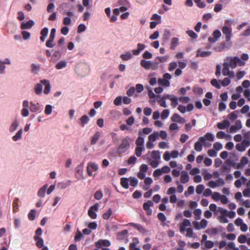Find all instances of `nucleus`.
Listing matches in <instances>:
<instances>
[{"label":"nucleus","instance_id":"1","mask_svg":"<svg viewBox=\"0 0 250 250\" xmlns=\"http://www.w3.org/2000/svg\"><path fill=\"white\" fill-rule=\"evenodd\" d=\"M142 135V132L139 131V136L138 137L135 142V144L136 145V146L135 148V154L138 157H140L142 155V152L143 150L145 149L144 147V138L141 136Z\"/></svg>","mask_w":250,"mask_h":250},{"label":"nucleus","instance_id":"2","mask_svg":"<svg viewBox=\"0 0 250 250\" xmlns=\"http://www.w3.org/2000/svg\"><path fill=\"white\" fill-rule=\"evenodd\" d=\"M130 144L126 138L122 140L121 144L117 148V152L119 155H122L126 152L129 148Z\"/></svg>","mask_w":250,"mask_h":250},{"label":"nucleus","instance_id":"3","mask_svg":"<svg viewBox=\"0 0 250 250\" xmlns=\"http://www.w3.org/2000/svg\"><path fill=\"white\" fill-rule=\"evenodd\" d=\"M99 204L96 203L93 206H91L88 210V216L93 219H95L97 218V214L96 211L98 209Z\"/></svg>","mask_w":250,"mask_h":250},{"label":"nucleus","instance_id":"4","mask_svg":"<svg viewBox=\"0 0 250 250\" xmlns=\"http://www.w3.org/2000/svg\"><path fill=\"white\" fill-rule=\"evenodd\" d=\"M99 167L97 164L93 162H89L87 166V172L89 176H92V171H96L98 169Z\"/></svg>","mask_w":250,"mask_h":250},{"label":"nucleus","instance_id":"5","mask_svg":"<svg viewBox=\"0 0 250 250\" xmlns=\"http://www.w3.org/2000/svg\"><path fill=\"white\" fill-rule=\"evenodd\" d=\"M230 46V41L229 42H222L214 47V50L217 52H221L225 49L228 48Z\"/></svg>","mask_w":250,"mask_h":250},{"label":"nucleus","instance_id":"6","mask_svg":"<svg viewBox=\"0 0 250 250\" xmlns=\"http://www.w3.org/2000/svg\"><path fill=\"white\" fill-rule=\"evenodd\" d=\"M231 162L229 160H227L221 167L220 168L222 174L229 172L230 170Z\"/></svg>","mask_w":250,"mask_h":250},{"label":"nucleus","instance_id":"7","mask_svg":"<svg viewBox=\"0 0 250 250\" xmlns=\"http://www.w3.org/2000/svg\"><path fill=\"white\" fill-rule=\"evenodd\" d=\"M141 65L146 69H149L152 68L155 69L157 68L155 64L149 61H146L145 60H142L141 61Z\"/></svg>","mask_w":250,"mask_h":250},{"label":"nucleus","instance_id":"8","mask_svg":"<svg viewBox=\"0 0 250 250\" xmlns=\"http://www.w3.org/2000/svg\"><path fill=\"white\" fill-rule=\"evenodd\" d=\"M222 31L223 33L226 36V41L229 42L232 36L231 30L228 26H223Z\"/></svg>","mask_w":250,"mask_h":250},{"label":"nucleus","instance_id":"9","mask_svg":"<svg viewBox=\"0 0 250 250\" xmlns=\"http://www.w3.org/2000/svg\"><path fill=\"white\" fill-rule=\"evenodd\" d=\"M154 205L152 201L149 200L146 202H145L143 204V208L146 211V214L148 215H150L152 214V210L150 208V207L153 206Z\"/></svg>","mask_w":250,"mask_h":250},{"label":"nucleus","instance_id":"10","mask_svg":"<svg viewBox=\"0 0 250 250\" xmlns=\"http://www.w3.org/2000/svg\"><path fill=\"white\" fill-rule=\"evenodd\" d=\"M95 245L98 249H101L103 246L106 247H109L111 243L109 240L104 239L99 240L95 243Z\"/></svg>","mask_w":250,"mask_h":250},{"label":"nucleus","instance_id":"11","mask_svg":"<svg viewBox=\"0 0 250 250\" xmlns=\"http://www.w3.org/2000/svg\"><path fill=\"white\" fill-rule=\"evenodd\" d=\"M199 140H200L202 142H204L206 141H208L209 142H213L214 140V135L209 132L207 133L204 136L200 137L199 138Z\"/></svg>","mask_w":250,"mask_h":250},{"label":"nucleus","instance_id":"12","mask_svg":"<svg viewBox=\"0 0 250 250\" xmlns=\"http://www.w3.org/2000/svg\"><path fill=\"white\" fill-rule=\"evenodd\" d=\"M127 225L133 227L142 233L145 234L147 232L146 229L140 224L134 223H129Z\"/></svg>","mask_w":250,"mask_h":250},{"label":"nucleus","instance_id":"13","mask_svg":"<svg viewBox=\"0 0 250 250\" xmlns=\"http://www.w3.org/2000/svg\"><path fill=\"white\" fill-rule=\"evenodd\" d=\"M40 83L45 85V88L44 89V93L48 94L50 92L51 86L49 81L47 80H42L40 81Z\"/></svg>","mask_w":250,"mask_h":250},{"label":"nucleus","instance_id":"14","mask_svg":"<svg viewBox=\"0 0 250 250\" xmlns=\"http://www.w3.org/2000/svg\"><path fill=\"white\" fill-rule=\"evenodd\" d=\"M172 121L174 122H178L181 124H183L185 122L184 118L181 117L180 115L177 113H174L171 118Z\"/></svg>","mask_w":250,"mask_h":250},{"label":"nucleus","instance_id":"15","mask_svg":"<svg viewBox=\"0 0 250 250\" xmlns=\"http://www.w3.org/2000/svg\"><path fill=\"white\" fill-rule=\"evenodd\" d=\"M189 180V175L187 171H182L181 172V176L180 177L181 182L183 184H186L188 182Z\"/></svg>","mask_w":250,"mask_h":250},{"label":"nucleus","instance_id":"16","mask_svg":"<svg viewBox=\"0 0 250 250\" xmlns=\"http://www.w3.org/2000/svg\"><path fill=\"white\" fill-rule=\"evenodd\" d=\"M34 24V22L32 20H29L26 22H22L21 25V29H30Z\"/></svg>","mask_w":250,"mask_h":250},{"label":"nucleus","instance_id":"17","mask_svg":"<svg viewBox=\"0 0 250 250\" xmlns=\"http://www.w3.org/2000/svg\"><path fill=\"white\" fill-rule=\"evenodd\" d=\"M230 125V123L228 120H224L222 122L217 124V127L220 129H224Z\"/></svg>","mask_w":250,"mask_h":250},{"label":"nucleus","instance_id":"18","mask_svg":"<svg viewBox=\"0 0 250 250\" xmlns=\"http://www.w3.org/2000/svg\"><path fill=\"white\" fill-rule=\"evenodd\" d=\"M34 239L35 241H36V244L37 247L39 248L43 247L44 241L42 238L38 236H34Z\"/></svg>","mask_w":250,"mask_h":250},{"label":"nucleus","instance_id":"19","mask_svg":"<svg viewBox=\"0 0 250 250\" xmlns=\"http://www.w3.org/2000/svg\"><path fill=\"white\" fill-rule=\"evenodd\" d=\"M238 60H239V58L237 57L231 58L229 63V66L232 68H235L238 64Z\"/></svg>","mask_w":250,"mask_h":250},{"label":"nucleus","instance_id":"20","mask_svg":"<svg viewBox=\"0 0 250 250\" xmlns=\"http://www.w3.org/2000/svg\"><path fill=\"white\" fill-rule=\"evenodd\" d=\"M40 110V106L38 103L35 104L33 102L30 103V110L31 112H37Z\"/></svg>","mask_w":250,"mask_h":250},{"label":"nucleus","instance_id":"21","mask_svg":"<svg viewBox=\"0 0 250 250\" xmlns=\"http://www.w3.org/2000/svg\"><path fill=\"white\" fill-rule=\"evenodd\" d=\"M101 136V133L99 131H97L94 135L91 137L90 144L91 145H95Z\"/></svg>","mask_w":250,"mask_h":250},{"label":"nucleus","instance_id":"22","mask_svg":"<svg viewBox=\"0 0 250 250\" xmlns=\"http://www.w3.org/2000/svg\"><path fill=\"white\" fill-rule=\"evenodd\" d=\"M48 33V29L47 27H44L41 31V36L40 40L42 42H44L46 37L47 36Z\"/></svg>","mask_w":250,"mask_h":250},{"label":"nucleus","instance_id":"23","mask_svg":"<svg viewBox=\"0 0 250 250\" xmlns=\"http://www.w3.org/2000/svg\"><path fill=\"white\" fill-rule=\"evenodd\" d=\"M80 125H82V126L84 127L85 125L88 123L89 119L87 115H84L81 117V118L80 119Z\"/></svg>","mask_w":250,"mask_h":250},{"label":"nucleus","instance_id":"24","mask_svg":"<svg viewBox=\"0 0 250 250\" xmlns=\"http://www.w3.org/2000/svg\"><path fill=\"white\" fill-rule=\"evenodd\" d=\"M42 83H37L35 85V88H34V90H35V93L37 95H41V94L42 93Z\"/></svg>","mask_w":250,"mask_h":250},{"label":"nucleus","instance_id":"25","mask_svg":"<svg viewBox=\"0 0 250 250\" xmlns=\"http://www.w3.org/2000/svg\"><path fill=\"white\" fill-rule=\"evenodd\" d=\"M128 182L129 179L123 177L121 179L120 184L122 187L125 189H128L129 188Z\"/></svg>","mask_w":250,"mask_h":250},{"label":"nucleus","instance_id":"26","mask_svg":"<svg viewBox=\"0 0 250 250\" xmlns=\"http://www.w3.org/2000/svg\"><path fill=\"white\" fill-rule=\"evenodd\" d=\"M19 199L16 198L14 199L13 202V211L14 213L17 212L19 211Z\"/></svg>","mask_w":250,"mask_h":250},{"label":"nucleus","instance_id":"27","mask_svg":"<svg viewBox=\"0 0 250 250\" xmlns=\"http://www.w3.org/2000/svg\"><path fill=\"white\" fill-rule=\"evenodd\" d=\"M48 185L45 184L42 187L38 192V195L40 197H44L45 196V192L47 188Z\"/></svg>","mask_w":250,"mask_h":250},{"label":"nucleus","instance_id":"28","mask_svg":"<svg viewBox=\"0 0 250 250\" xmlns=\"http://www.w3.org/2000/svg\"><path fill=\"white\" fill-rule=\"evenodd\" d=\"M223 68L222 69V74L224 76H227L228 75V73L229 71V63L228 62H224L223 64Z\"/></svg>","mask_w":250,"mask_h":250},{"label":"nucleus","instance_id":"29","mask_svg":"<svg viewBox=\"0 0 250 250\" xmlns=\"http://www.w3.org/2000/svg\"><path fill=\"white\" fill-rule=\"evenodd\" d=\"M158 83L159 85L165 86L167 87H168L170 85V82L169 81L164 79H159L158 80Z\"/></svg>","mask_w":250,"mask_h":250},{"label":"nucleus","instance_id":"30","mask_svg":"<svg viewBox=\"0 0 250 250\" xmlns=\"http://www.w3.org/2000/svg\"><path fill=\"white\" fill-rule=\"evenodd\" d=\"M179 39L177 38L174 37L172 38L171 41V46H170V49L174 50L176 46L178 44Z\"/></svg>","mask_w":250,"mask_h":250},{"label":"nucleus","instance_id":"31","mask_svg":"<svg viewBox=\"0 0 250 250\" xmlns=\"http://www.w3.org/2000/svg\"><path fill=\"white\" fill-rule=\"evenodd\" d=\"M203 148V144L200 140H198V141L196 142L194 144V149L196 151L200 152L202 151Z\"/></svg>","mask_w":250,"mask_h":250},{"label":"nucleus","instance_id":"32","mask_svg":"<svg viewBox=\"0 0 250 250\" xmlns=\"http://www.w3.org/2000/svg\"><path fill=\"white\" fill-rule=\"evenodd\" d=\"M67 62L65 61H60L58 62L56 65V68L57 69H61L62 68L65 67L66 66Z\"/></svg>","mask_w":250,"mask_h":250},{"label":"nucleus","instance_id":"33","mask_svg":"<svg viewBox=\"0 0 250 250\" xmlns=\"http://www.w3.org/2000/svg\"><path fill=\"white\" fill-rule=\"evenodd\" d=\"M112 214V210L109 208L103 214V217L105 220H108Z\"/></svg>","mask_w":250,"mask_h":250},{"label":"nucleus","instance_id":"34","mask_svg":"<svg viewBox=\"0 0 250 250\" xmlns=\"http://www.w3.org/2000/svg\"><path fill=\"white\" fill-rule=\"evenodd\" d=\"M22 133V129H20L16 133L15 135L13 136L12 139L14 141H17L19 139H20L21 137V135Z\"/></svg>","mask_w":250,"mask_h":250},{"label":"nucleus","instance_id":"35","mask_svg":"<svg viewBox=\"0 0 250 250\" xmlns=\"http://www.w3.org/2000/svg\"><path fill=\"white\" fill-rule=\"evenodd\" d=\"M132 57V55L130 52H127L125 54L121 55V59L124 61H127L130 59Z\"/></svg>","mask_w":250,"mask_h":250},{"label":"nucleus","instance_id":"36","mask_svg":"<svg viewBox=\"0 0 250 250\" xmlns=\"http://www.w3.org/2000/svg\"><path fill=\"white\" fill-rule=\"evenodd\" d=\"M220 81H218L216 79H213L210 82L211 84L217 89L221 88V85L219 83Z\"/></svg>","mask_w":250,"mask_h":250},{"label":"nucleus","instance_id":"37","mask_svg":"<svg viewBox=\"0 0 250 250\" xmlns=\"http://www.w3.org/2000/svg\"><path fill=\"white\" fill-rule=\"evenodd\" d=\"M151 157L153 159L159 160L161 158L159 151L153 150L151 152Z\"/></svg>","mask_w":250,"mask_h":250},{"label":"nucleus","instance_id":"38","mask_svg":"<svg viewBox=\"0 0 250 250\" xmlns=\"http://www.w3.org/2000/svg\"><path fill=\"white\" fill-rule=\"evenodd\" d=\"M36 217V210L35 209H32L29 212L28 214V217L29 220L30 221H33L35 220Z\"/></svg>","mask_w":250,"mask_h":250},{"label":"nucleus","instance_id":"39","mask_svg":"<svg viewBox=\"0 0 250 250\" xmlns=\"http://www.w3.org/2000/svg\"><path fill=\"white\" fill-rule=\"evenodd\" d=\"M159 136V133L157 132H154L148 137V140L151 142H154Z\"/></svg>","mask_w":250,"mask_h":250},{"label":"nucleus","instance_id":"40","mask_svg":"<svg viewBox=\"0 0 250 250\" xmlns=\"http://www.w3.org/2000/svg\"><path fill=\"white\" fill-rule=\"evenodd\" d=\"M238 112V111H235L233 112H232L228 115V118L229 120L231 121H234L236 120L237 118V113Z\"/></svg>","mask_w":250,"mask_h":250},{"label":"nucleus","instance_id":"41","mask_svg":"<svg viewBox=\"0 0 250 250\" xmlns=\"http://www.w3.org/2000/svg\"><path fill=\"white\" fill-rule=\"evenodd\" d=\"M94 198L96 200H100L103 196V192L101 190H97L94 194Z\"/></svg>","mask_w":250,"mask_h":250},{"label":"nucleus","instance_id":"42","mask_svg":"<svg viewBox=\"0 0 250 250\" xmlns=\"http://www.w3.org/2000/svg\"><path fill=\"white\" fill-rule=\"evenodd\" d=\"M179 100V99H178L176 96H173V98H171V106L173 107V108H175L177 106V105H178V101Z\"/></svg>","mask_w":250,"mask_h":250},{"label":"nucleus","instance_id":"43","mask_svg":"<svg viewBox=\"0 0 250 250\" xmlns=\"http://www.w3.org/2000/svg\"><path fill=\"white\" fill-rule=\"evenodd\" d=\"M230 83V80L229 78H225L223 81H221V83L223 86H227Z\"/></svg>","mask_w":250,"mask_h":250},{"label":"nucleus","instance_id":"44","mask_svg":"<svg viewBox=\"0 0 250 250\" xmlns=\"http://www.w3.org/2000/svg\"><path fill=\"white\" fill-rule=\"evenodd\" d=\"M186 33L192 39H195L198 37L197 35L191 30H187Z\"/></svg>","mask_w":250,"mask_h":250},{"label":"nucleus","instance_id":"45","mask_svg":"<svg viewBox=\"0 0 250 250\" xmlns=\"http://www.w3.org/2000/svg\"><path fill=\"white\" fill-rule=\"evenodd\" d=\"M130 186L133 187H136L138 183V180H137V179L135 177H130Z\"/></svg>","mask_w":250,"mask_h":250},{"label":"nucleus","instance_id":"46","mask_svg":"<svg viewBox=\"0 0 250 250\" xmlns=\"http://www.w3.org/2000/svg\"><path fill=\"white\" fill-rule=\"evenodd\" d=\"M18 123L17 121H14L12 123L9 127L10 132H13L18 127Z\"/></svg>","mask_w":250,"mask_h":250},{"label":"nucleus","instance_id":"47","mask_svg":"<svg viewBox=\"0 0 250 250\" xmlns=\"http://www.w3.org/2000/svg\"><path fill=\"white\" fill-rule=\"evenodd\" d=\"M204 189L205 187L203 185H199L196 187V192L198 194H200Z\"/></svg>","mask_w":250,"mask_h":250},{"label":"nucleus","instance_id":"48","mask_svg":"<svg viewBox=\"0 0 250 250\" xmlns=\"http://www.w3.org/2000/svg\"><path fill=\"white\" fill-rule=\"evenodd\" d=\"M247 241V237L244 234H241L238 237V242L240 243L243 244L245 243Z\"/></svg>","mask_w":250,"mask_h":250},{"label":"nucleus","instance_id":"49","mask_svg":"<svg viewBox=\"0 0 250 250\" xmlns=\"http://www.w3.org/2000/svg\"><path fill=\"white\" fill-rule=\"evenodd\" d=\"M170 35V31L168 30H166L164 32L163 38L165 40H168L169 39Z\"/></svg>","mask_w":250,"mask_h":250},{"label":"nucleus","instance_id":"50","mask_svg":"<svg viewBox=\"0 0 250 250\" xmlns=\"http://www.w3.org/2000/svg\"><path fill=\"white\" fill-rule=\"evenodd\" d=\"M71 181H68L66 183H61L58 184V186H59L61 188H65L67 187H69L70 185Z\"/></svg>","mask_w":250,"mask_h":250},{"label":"nucleus","instance_id":"51","mask_svg":"<svg viewBox=\"0 0 250 250\" xmlns=\"http://www.w3.org/2000/svg\"><path fill=\"white\" fill-rule=\"evenodd\" d=\"M52 106L50 104H47L45 106L44 113L46 115H50L52 112Z\"/></svg>","mask_w":250,"mask_h":250},{"label":"nucleus","instance_id":"52","mask_svg":"<svg viewBox=\"0 0 250 250\" xmlns=\"http://www.w3.org/2000/svg\"><path fill=\"white\" fill-rule=\"evenodd\" d=\"M194 2L196 3L197 6L200 8L205 7L206 4L201 0H194Z\"/></svg>","mask_w":250,"mask_h":250},{"label":"nucleus","instance_id":"53","mask_svg":"<svg viewBox=\"0 0 250 250\" xmlns=\"http://www.w3.org/2000/svg\"><path fill=\"white\" fill-rule=\"evenodd\" d=\"M169 112L168 109H164L161 113V118L164 120L167 118L169 115Z\"/></svg>","mask_w":250,"mask_h":250},{"label":"nucleus","instance_id":"54","mask_svg":"<svg viewBox=\"0 0 250 250\" xmlns=\"http://www.w3.org/2000/svg\"><path fill=\"white\" fill-rule=\"evenodd\" d=\"M86 29V26L84 24H80L77 29V32L78 33H81L83 32H84Z\"/></svg>","mask_w":250,"mask_h":250},{"label":"nucleus","instance_id":"55","mask_svg":"<svg viewBox=\"0 0 250 250\" xmlns=\"http://www.w3.org/2000/svg\"><path fill=\"white\" fill-rule=\"evenodd\" d=\"M40 67L39 65H36L34 63L32 64L31 65V69L33 72L35 73H37V72L40 70Z\"/></svg>","mask_w":250,"mask_h":250},{"label":"nucleus","instance_id":"56","mask_svg":"<svg viewBox=\"0 0 250 250\" xmlns=\"http://www.w3.org/2000/svg\"><path fill=\"white\" fill-rule=\"evenodd\" d=\"M205 243V246L206 248L211 249L214 246V243L210 240H207Z\"/></svg>","mask_w":250,"mask_h":250},{"label":"nucleus","instance_id":"57","mask_svg":"<svg viewBox=\"0 0 250 250\" xmlns=\"http://www.w3.org/2000/svg\"><path fill=\"white\" fill-rule=\"evenodd\" d=\"M222 145L219 142H216L213 144V148L216 151H218L222 148Z\"/></svg>","mask_w":250,"mask_h":250},{"label":"nucleus","instance_id":"58","mask_svg":"<svg viewBox=\"0 0 250 250\" xmlns=\"http://www.w3.org/2000/svg\"><path fill=\"white\" fill-rule=\"evenodd\" d=\"M179 100L182 103L187 104L189 102L190 98L188 97H179Z\"/></svg>","mask_w":250,"mask_h":250},{"label":"nucleus","instance_id":"59","mask_svg":"<svg viewBox=\"0 0 250 250\" xmlns=\"http://www.w3.org/2000/svg\"><path fill=\"white\" fill-rule=\"evenodd\" d=\"M157 217L160 221L163 222L166 221V217L163 213H159L157 215Z\"/></svg>","mask_w":250,"mask_h":250},{"label":"nucleus","instance_id":"60","mask_svg":"<svg viewBox=\"0 0 250 250\" xmlns=\"http://www.w3.org/2000/svg\"><path fill=\"white\" fill-rule=\"evenodd\" d=\"M21 34L24 40H28L30 38V34L29 32L26 31H22Z\"/></svg>","mask_w":250,"mask_h":250},{"label":"nucleus","instance_id":"61","mask_svg":"<svg viewBox=\"0 0 250 250\" xmlns=\"http://www.w3.org/2000/svg\"><path fill=\"white\" fill-rule=\"evenodd\" d=\"M246 73L244 71H238L236 73V76L238 80L242 78L245 75Z\"/></svg>","mask_w":250,"mask_h":250},{"label":"nucleus","instance_id":"62","mask_svg":"<svg viewBox=\"0 0 250 250\" xmlns=\"http://www.w3.org/2000/svg\"><path fill=\"white\" fill-rule=\"evenodd\" d=\"M212 198L214 201H217L220 198V193L217 192H215L212 194Z\"/></svg>","mask_w":250,"mask_h":250},{"label":"nucleus","instance_id":"63","mask_svg":"<svg viewBox=\"0 0 250 250\" xmlns=\"http://www.w3.org/2000/svg\"><path fill=\"white\" fill-rule=\"evenodd\" d=\"M152 109L151 108L148 107H146L144 109V113L146 116H149L151 114Z\"/></svg>","mask_w":250,"mask_h":250},{"label":"nucleus","instance_id":"64","mask_svg":"<svg viewBox=\"0 0 250 250\" xmlns=\"http://www.w3.org/2000/svg\"><path fill=\"white\" fill-rule=\"evenodd\" d=\"M213 36L218 40L221 36V32L219 30H215L212 34Z\"/></svg>","mask_w":250,"mask_h":250}]
</instances>
